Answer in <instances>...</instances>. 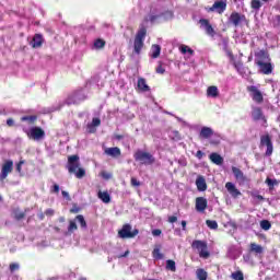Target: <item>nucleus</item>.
<instances>
[{"mask_svg": "<svg viewBox=\"0 0 280 280\" xmlns=\"http://www.w3.org/2000/svg\"><path fill=\"white\" fill-rule=\"evenodd\" d=\"M67 170L69 174H74L77 178H84L86 171L80 167V155L68 156Z\"/></svg>", "mask_w": 280, "mask_h": 280, "instance_id": "1", "label": "nucleus"}, {"mask_svg": "<svg viewBox=\"0 0 280 280\" xmlns=\"http://www.w3.org/2000/svg\"><path fill=\"white\" fill-rule=\"evenodd\" d=\"M145 36H148V28H145V26H142L139 28L133 39V51L138 56L139 54H141V49H143Z\"/></svg>", "mask_w": 280, "mask_h": 280, "instance_id": "2", "label": "nucleus"}, {"mask_svg": "<svg viewBox=\"0 0 280 280\" xmlns=\"http://www.w3.org/2000/svg\"><path fill=\"white\" fill-rule=\"evenodd\" d=\"M135 161L140 163V165H154L156 162V159H154V155H152L150 152L138 150L133 154Z\"/></svg>", "mask_w": 280, "mask_h": 280, "instance_id": "3", "label": "nucleus"}, {"mask_svg": "<svg viewBox=\"0 0 280 280\" xmlns=\"http://www.w3.org/2000/svg\"><path fill=\"white\" fill-rule=\"evenodd\" d=\"M191 248H194L195 250H198L199 257H201V259H209L211 255L208 249L209 247L205 241L195 240L191 243Z\"/></svg>", "mask_w": 280, "mask_h": 280, "instance_id": "4", "label": "nucleus"}, {"mask_svg": "<svg viewBox=\"0 0 280 280\" xmlns=\"http://www.w3.org/2000/svg\"><path fill=\"white\" fill-rule=\"evenodd\" d=\"M137 235H139V230L135 229L132 231V225L129 223L124 224L121 230L118 231V236L121 237V240H132L137 237Z\"/></svg>", "mask_w": 280, "mask_h": 280, "instance_id": "5", "label": "nucleus"}, {"mask_svg": "<svg viewBox=\"0 0 280 280\" xmlns=\"http://www.w3.org/2000/svg\"><path fill=\"white\" fill-rule=\"evenodd\" d=\"M264 147H267L265 156H272V152H275V147L272 145V138L268 133L260 136V148Z\"/></svg>", "mask_w": 280, "mask_h": 280, "instance_id": "6", "label": "nucleus"}, {"mask_svg": "<svg viewBox=\"0 0 280 280\" xmlns=\"http://www.w3.org/2000/svg\"><path fill=\"white\" fill-rule=\"evenodd\" d=\"M14 171V162L12 160H7L1 167L0 172V183H3L10 174Z\"/></svg>", "mask_w": 280, "mask_h": 280, "instance_id": "7", "label": "nucleus"}, {"mask_svg": "<svg viewBox=\"0 0 280 280\" xmlns=\"http://www.w3.org/2000/svg\"><path fill=\"white\" fill-rule=\"evenodd\" d=\"M228 21L234 27H240V25H242V23H246L247 20L245 14L234 11L230 14Z\"/></svg>", "mask_w": 280, "mask_h": 280, "instance_id": "8", "label": "nucleus"}, {"mask_svg": "<svg viewBox=\"0 0 280 280\" xmlns=\"http://www.w3.org/2000/svg\"><path fill=\"white\" fill-rule=\"evenodd\" d=\"M247 92L250 94L253 102H256V104H264V94H261V91H259L257 86H247Z\"/></svg>", "mask_w": 280, "mask_h": 280, "instance_id": "9", "label": "nucleus"}, {"mask_svg": "<svg viewBox=\"0 0 280 280\" xmlns=\"http://www.w3.org/2000/svg\"><path fill=\"white\" fill-rule=\"evenodd\" d=\"M28 139H33L34 141H40V139H45V130L40 127H33L30 129V132H26Z\"/></svg>", "mask_w": 280, "mask_h": 280, "instance_id": "10", "label": "nucleus"}, {"mask_svg": "<svg viewBox=\"0 0 280 280\" xmlns=\"http://www.w3.org/2000/svg\"><path fill=\"white\" fill-rule=\"evenodd\" d=\"M207 12H218L222 14L226 10V1L218 0L213 3L212 7L206 8Z\"/></svg>", "mask_w": 280, "mask_h": 280, "instance_id": "11", "label": "nucleus"}, {"mask_svg": "<svg viewBox=\"0 0 280 280\" xmlns=\"http://www.w3.org/2000/svg\"><path fill=\"white\" fill-rule=\"evenodd\" d=\"M252 118L254 121H264V124H268V119L266 118V115H264L261 107H253Z\"/></svg>", "mask_w": 280, "mask_h": 280, "instance_id": "12", "label": "nucleus"}, {"mask_svg": "<svg viewBox=\"0 0 280 280\" xmlns=\"http://www.w3.org/2000/svg\"><path fill=\"white\" fill-rule=\"evenodd\" d=\"M207 207H209V202L205 197H197L195 200V209L199 213H205L207 211Z\"/></svg>", "mask_w": 280, "mask_h": 280, "instance_id": "13", "label": "nucleus"}, {"mask_svg": "<svg viewBox=\"0 0 280 280\" xmlns=\"http://www.w3.org/2000/svg\"><path fill=\"white\" fill-rule=\"evenodd\" d=\"M256 65L259 67V71L264 75H270L273 71L272 63L270 61H256Z\"/></svg>", "mask_w": 280, "mask_h": 280, "instance_id": "14", "label": "nucleus"}, {"mask_svg": "<svg viewBox=\"0 0 280 280\" xmlns=\"http://www.w3.org/2000/svg\"><path fill=\"white\" fill-rule=\"evenodd\" d=\"M232 174H234L235 180H237L240 185L248 183V177H246V175H244V172H242V170H240L238 167L232 166Z\"/></svg>", "mask_w": 280, "mask_h": 280, "instance_id": "15", "label": "nucleus"}, {"mask_svg": "<svg viewBox=\"0 0 280 280\" xmlns=\"http://www.w3.org/2000/svg\"><path fill=\"white\" fill-rule=\"evenodd\" d=\"M104 154L112 156V159H119L121 156V149L118 147L106 148Z\"/></svg>", "mask_w": 280, "mask_h": 280, "instance_id": "16", "label": "nucleus"}, {"mask_svg": "<svg viewBox=\"0 0 280 280\" xmlns=\"http://www.w3.org/2000/svg\"><path fill=\"white\" fill-rule=\"evenodd\" d=\"M225 189L229 191V194L232 196V198H237L238 196H242V192L237 187H235V184L228 182L225 184Z\"/></svg>", "mask_w": 280, "mask_h": 280, "instance_id": "17", "label": "nucleus"}, {"mask_svg": "<svg viewBox=\"0 0 280 280\" xmlns=\"http://www.w3.org/2000/svg\"><path fill=\"white\" fill-rule=\"evenodd\" d=\"M43 43H45V39L43 38L42 34H35L33 36V39L31 42V46L33 49H40L43 47Z\"/></svg>", "mask_w": 280, "mask_h": 280, "instance_id": "18", "label": "nucleus"}, {"mask_svg": "<svg viewBox=\"0 0 280 280\" xmlns=\"http://www.w3.org/2000/svg\"><path fill=\"white\" fill-rule=\"evenodd\" d=\"M199 23L202 27H206V33L208 36H215V30H213V26L211 23H209V20L207 19H200Z\"/></svg>", "mask_w": 280, "mask_h": 280, "instance_id": "19", "label": "nucleus"}, {"mask_svg": "<svg viewBox=\"0 0 280 280\" xmlns=\"http://www.w3.org/2000/svg\"><path fill=\"white\" fill-rule=\"evenodd\" d=\"M256 60L255 62H268L270 61V55L268 54L267 50H259L258 52L255 54Z\"/></svg>", "mask_w": 280, "mask_h": 280, "instance_id": "20", "label": "nucleus"}, {"mask_svg": "<svg viewBox=\"0 0 280 280\" xmlns=\"http://www.w3.org/2000/svg\"><path fill=\"white\" fill-rule=\"evenodd\" d=\"M81 100H86V96H82L81 98H80V94H71V95H69L68 97H67V100H66V104H67V106H72L73 104H80V101Z\"/></svg>", "mask_w": 280, "mask_h": 280, "instance_id": "21", "label": "nucleus"}, {"mask_svg": "<svg viewBox=\"0 0 280 280\" xmlns=\"http://www.w3.org/2000/svg\"><path fill=\"white\" fill-rule=\"evenodd\" d=\"M213 137V129L210 127H202L199 132V139H211Z\"/></svg>", "mask_w": 280, "mask_h": 280, "instance_id": "22", "label": "nucleus"}, {"mask_svg": "<svg viewBox=\"0 0 280 280\" xmlns=\"http://www.w3.org/2000/svg\"><path fill=\"white\" fill-rule=\"evenodd\" d=\"M196 187L198 191H207V180L202 175H199L196 179Z\"/></svg>", "mask_w": 280, "mask_h": 280, "instance_id": "23", "label": "nucleus"}, {"mask_svg": "<svg viewBox=\"0 0 280 280\" xmlns=\"http://www.w3.org/2000/svg\"><path fill=\"white\" fill-rule=\"evenodd\" d=\"M26 211H30V209H25L24 212L21 211L20 208L13 209L12 214H13L14 220H16V222H21V220H24Z\"/></svg>", "mask_w": 280, "mask_h": 280, "instance_id": "24", "label": "nucleus"}, {"mask_svg": "<svg viewBox=\"0 0 280 280\" xmlns=\"http://www.w3.org/2000/svg\"><path fill=\"white\" fill-rule=\"evenodd\" d=\"M209 159L211 163H214V165H222L224 163V158L217 152L211 153Z\"/></svg>", "mask_w": 280, "mask_h": 280, "instance_id": "25", "label": "nucleus"}, {"mask_svg": "<svg viewBox=\"0 0 280 280\" xmlns=\"http://www.w3.org/2000/svg\"><path fill=\"white\" fill-rule=\"evenodd\" d=\"M138 89L142 93H148L150 91L149 84L145 82L144 78H139L138 79Z\"/></svg>", "mask_w": 280, "mask_h": 280, "instance_id": "26", "label": "nucleus"}, {"mask_svg": "<svg viewBox=\"0 0 280 280\" xmlns=\"http://www.w3.org/2000/svg\"><path fill=\"white\" fill-rule=\"evenodd\" d=\"M249 253H255V255H264V247L261 245H257V243H250Z\"/></svg>", "mask_w": 280, "mask_h": 280, "instance_id": "27", "label": "nucleus"}, {"mask_svg": "<svg viewBox=\"0 0 280 280\" xmlns=\"http://www.w3.org/2000/svg\"><path fill=\"white\" fill-rule=\"evenodd\" d=\"M207 95L208 97H218V95H220V90H218V86L215 85H210L207 89Z\"/></svg>", "mask_w": 280, "mask_h": 280, "instance_id": "28", "label": "nucleus"}, {"mask_svg": "<svg viewBox=\"0 0 280 280\" xmlns=\"http://www.w3.org/2000/svg\"><path fill=\"white\" fill-rule=\"evenodd\" d=\"M97 196L100 200H102V202H104L105 205H108V202H110V194H108V191L100 190Z\"/></svg>", "mask_w": 280, "mask_h": 280, "instance_id": "29", "label": "nucleus"}, {"mask_svg": "<svg viewBox=\"0 0 280 280\" xmlns=\"http://www.w3.org/2000/svg\"><path fill=\"white\" fill-rule=\"evenodd\" d=\"M37 120H38V116L36 115L23 116L21 118V121H27L31 125L36 124Z\"/></svg>", "mask_w": 280, "mask_h": 280, "instance_id": "30", "label": "nucleus"}, {"mask_svg": "<svg viewBox=\"0 0 280 280\" xmlns=\"http://www.w3.org/2000/svg\"><path fill=\"white\" fill-rule=\"evenodd\" d=\"M233 67L236 69L237 73L243 75V73H244V63L242 61H234Z\"/></svg>", "mask_w": 280, "mask_h": 280, "instance_id": "31", "label": "nucleus"}, {"mask_svg": "<svg viewBox=\"0 0 280 280\" xmlns=\"http://www.w3.org/2000/svg\"><path fill=\"white\" fill-rule=\"evenodd\" d=\"M160 56H161V46L160 45H153L152 46L151 58H159Z\"/></svg>", "mask_w": 280, "mask_h": 280, "instance_id": "32", "label": "nucleus"}, {"mask_svg": "<svg viewBox=\"0 0 280 280\" xmlns=\"http://www.w3.org/2000/svg\"><path fill=\"white\" fill-rule=\"evenodd\" d=\"M94 47H95V49H104V47H106V40H104L102 38L95 39Z\"/></svg>", "mask_w": 280, "mask_h": 280, "instance_id": "33", "label": "nucleus"}, {"mask_svg": "<svg viewBox=\"0 0 280 280\" xmlns=\"http://www.w3.org/2000/svg\"><path fill=\"white\" fill-rule=\"evenodd\" d=\"M166 270H171V272H176V261L172 259L166 260Z\"/></svg>", "mask_w": 280, "mask_h": 280, "instance_id": "34", "label": "nucleus"}, {"mask_svg": "<svg viewBox=\"0 0 280 280\" xmlns=\"http://www.w3.org/2000/svg\"><path fill=\"white\" fill-rule=\"evenodd\" d=\"M260 229H262V231H270V229H272V223L268 220H262L260 221Z\"/></svg>", "mask_w": 280, "mask_h": 280, "instance_id": "35", "label": "nucleus"}, {"mask_svg": "<svg viewBox=\"0 0 280 280\" xmlns=\"http://www.w3.org/2000/svg\"><path fill=\"white\" fill-rule=\"evenodd\" d=\"M271 25L272 27H275L276 30H278L280 27V14H277L272 18L271 20Z\"/></svg>", "mask_w": 280, "mask_h": 280, "instance_id": "36", "label": "nucleus"}, {"mask_svg": "<svg viewBox=\"0 0 280 280\" xmlns=\"http://www.w3.org/2000/svg\"><path fill=\"white\" fill-rule=\"evenodd\" d=\"M206 224H207L208 229H211L212 231L218 230V221H215V220H207Z\"/></svg>", "mask_w": 280, "mask_h": 280, "instance_id": "37", "label": "nucleus"}, {"mask_svg": "<svg viewBox=\"0 0 280 280\" xmlns=\"http://www.w3.org/2000/svg\"><path fill=\"white\" fill-rule=\"evenodd\" d=\"M75 220H78V222H79L81 229H86V220L84 219V215L78 214V215L75 217Z\"/></svg>", "mask_w": 280, "mask_h": 280, "instance_id": "38", "label": "nucleus"}, {"mask_svg": "<svg viewBox=\"0 0 280 280\" xmlns=\"http://www.w3.org/2000/svg\"><path fill=\"white\" fill-rule=\"evenodd\" d=\"M179 51H182V54H189L190 56H194V49L189 48L187 45H182L179 47Z\"/></svg>", "mask_w": 280, "mask_h": 280, "instance_id": "39", "label": "nucleus"}, {"mask_svg": "<svg viewBox=\"0 0 280 280\" xmlns=\"http://www.w3.org/2000/svg\"><path fill=\"white\" fill-rule=\"evenodd\" d=\"M197 279L207 280V271L205 269H197Z\"/></svg>", "mask_w": 280, "mask_h": 280, "instance_id": "40", "label": "nucleus"}, {"mask_svg": "<svg viewBox=\"0 0 280 280\" xmlns=\"http://www.w3.org/2000/svg\"><path fill=\"white\" fill-rule=\"evenodd\" d=\"M250 8H252V10H260L261 1L260 0H252Z\"/></svg>", "mask_w": 280, "mask_h": 280, "instance_id": "41", "label": "nucleus"}, {"mask_svg": "<svg viewBox=\"0 0 280 280\" xmlns=\"http://www.w3.org/2000/svg\"><path fill=\"white\" fill-rule=\"evenodd\" d=\"M73 231H78V224H75V221L70 220L69 226H68V233H73Z\"/></svg>", "mask_w": 280, "mask_h": 280, "instance_id": "42", "label": "nucleus"}, {"mask_svg": "<svg viewBox=\"0 0 280 280\" xmlns=\"http://www.w3.org/2000/svg\"><path fill=\"white\" fill-rule=\"evenodd\" d=\"M23 165H25V161L21 160L15 166V171L19 172L20 176H23Z\"/></svg>", "mask_w": 280, "mask_h": 280, "instance_id": "43", "label": "nucleus"}, {"mask_svg": "<svg viewBox=\"0 0 280 280\" xmlns=\"http://www.w3.org/2000/svg\"><path fill=\"white\" fill-rule=\"evenodd\" d=\"M152 256L154 259H163V254L160 248H154L152 252Z\"/></svg>", "mask_w": 280, "mask_h": 280, "instance_id": "44", "label": "nucleus"}, {"mask_svg": "<svg viewBox=\"0 0 280 280\" xmlns=\"http://www.w3.org/2000/svg\"><path fill=\"white\" fill-rule=\"evenodd\" d=\"M232 279L244 280V273L242 271H235L232 273Z\"/></svg>", "mask_w": 280, "mask_h": 280, "instance_id": "45", "label": "nucleus"}, {"mask_svg": "<svg viewBox=\"0 0 280 280\" xmlns=\"http://www.w3.org/2000/svg\"><path fill=\"white\" fill-rule=\"evenodd\" d=\"M19 268H20L19 262H11V264L9 265V270H10V272H16V270H19Z\"/></svg>", "mask_w": 280, "mask_h": 280, "instance_id": "46", "label": "nucleus"}, {"mask_svg": "<svg viewBox=\"0 0 280 280\" xmlns=\"http://www.w3.org/2000/svg\"><path fill=\"white\" fill-rule=\"evenodd\" d=\"M266 184L268 185V187L272 188L275 187V185H279V182H277V179L267 178Z\"/></svg>", "mask_w": 280, "mask_h": 280, "instance_id": "47", "label": "nucleus"}, {"mask_svg": "<svg viewBox=\"0 0 280 280\" xmlns=\"http://www.w3.org/2000/svg\"><path fill=\"white\" fill-rule=\"evenodd\" d=\"M50 194H60V185L55 184V185L50 188Z\"/></svg>", "mask_w": 280, "mask_h": 280, "instance_id": "48", "label": "nucleus"}, {"mask_svg": "<svg viewBox=\"0 0 280 280\" xmlns=\"http://www.w3.org/2000/svg\"><path fill=\"white\" fill-rule=\"evenodd\" d=\"M131 187H141V182H139L136 177H131Z\"/></svg>", "mask_w": 280, "mask_h": 280, "instance_id": "49", "label": "nucleus"}, {"mask_svg": "<svg viewBox=\"0 0 280 280\" xmlns=\"http://www.w3.org/2000/svg\"><path fill=\"white\" fill-rule=\"evenodd\" d=\"M156 73H160V75H163L165 73V68H163V65H159L155 69Z\"/></svg>", "mask_w": 280, "mask_h": 280, "instance_id": "50", "label": "nucleus"}, {"mask_svg": "<svg viewBox=\"0 0 280 280\" xmlns=\"http://www.w3.org/2000/svg\"><path fill=\"white\" fill-rule=\"evenodd\" d=\"M102 125V120L100 118L92 119V126L97 127Z\"/></svg>", "mask_w": 280, "mask_h": 280, "instance_id": "51", "label": "nucleus"}, {"mask_svg": "<svg viewBox=\"0 0 280 280\" xmlns=\"http://www.w3.org/2000/svg\"><path fill=\"white\" fill-rule=\"evenodd\" d=\"M56 211L51 208L45 210V215H48L49 218H51V215H54Z\"/></svg>", "mask_w": 280, "mask_h": 280, "instance_id": "52", "label": "nucleus"}, {"mask_svg": "<svg viewBox=\"0 0 280 280\" xmlns=\"http://www.w3.org/2000/svg\"><path fill=\"white\" fill-rule=\"evenodd\" d=\"M159 19H161V15H151L149 18L150 23H156V21H159Z\"/></svg>", "mask_w": 280, "mask_h": 280, "instance_id": "53", "label": "nucleus"}, {"mask_svg": "<svg viewBox=\"0 0 280 280\" xmlns=\"http://www.w3.org/2000/svg\"><path fill=\"white\" fill-rule=\"evenodd\" d=\"M168 222L170 224H174L175 222H178V217L176 215L168 217Z\"/></svg>", "mask_w": 280, "mask_h": 280, "instance_id": "54", "label": "nucleus"}, {"mask_svg": "<svg viewBox=\"0 0 280 280\" xmlns=\"http://www.w3.org/2000/svg\"><path fill=\"white\" fill-rule=\"evenodd\" d=\"M162 231L159 229H155L152 231V235H154V237H159V235H161Z\"/></svg>", "mask_w": 280, "mask_h": 280, "instance_id": "55", "label": "nucleus"}, {"mask_svg": "<svg viewBox=\"0 0 280 280\" xmlns=\"http://www.w3.org/2000/svg\"><path fill=\"white\" fill-rule=\"evenodd\" d=\"M7 126H9V128H12V126H14V119L12 118L7 119Z\"/></svg>", "mask_w": 280, "mask_h": 280, "instance_id": "56", "label": "nucleus"}, {"mask_svg": "<svg viewBox=\"0 0 280 280\" xmlns=\"http://www.w3.org/2000/svg\"><path fill=\"white\" fill-rule=\"evenodd\" d=\"M196 156H197V159H202V156H205V152L199 150V151H197Z\"/></svg>", "mask_w": 280, "mask_h": 280, "instance_id": "57", "label": "nucleus"}, {"mask_svg": "<svg viewBox=\"0 0 280 280\" xmlns=\"http://www.w3.org/2000/svg\"><path fill=\"white\" fill-rule=\"evenodd\" d=\"M128 255H130V250H126L124 254L118 256V259H121L124 257H128Z\"/></svg>", "mask_w": 280, "mask_h": 280, "instance_id": "58", "label": "nucleus"}, {"mask_svg": "<svg viewBox=\"0 0 280 280\" xmlns=\"http://www.w3.org/2000/svg\"><path fill=\"white\" fill-rule=\"evenodd\" d=\"M253 198H257V200H264V196L261 195H255V194H252Z\"/></svg>", "mask_w": 280, "mask_h": 280, "instance_id": "59", "label": "nucleus"}, {"mask_svg": "<svg viewBox=\"0 0 280 280\" xmlns=\"http://www.w3.org/2000/svg\"><path fill=\"white\" fill-rule=\"evenodd\" d=\"M61 196H63L65 198H67V200H69V192H67L66 190L61 191Z\"/></svg>", "mask_w": 280, "mask_h": 280, "instance_id": "60", "label": "nucleus"}, {"mask_svg": "<svg viewBox=\"0 0 280 280\" xmlns=\"http://www.w3.org/2000/svg\"><path fill=\"white\" fill-rule=\"evenodd\" d=\"M183 231H187V221H182Z\"/></svg>", "mask_w": 280, "mask_h": 280, "instance_id": "61", "label": "nucleus"}, {"mask_svg": "<svg viewBox=\"0 0 280 280\" xmlns=\"http://www.w3.org/2000/svg\"><path fill=\"white\" fill-rule=\"evenodd\" d=\"M115 139H117V141H121V139H124V136H121V135H116V136H115Z\"/></svg>", "mask_w": 280, "mask_h": 280, "instance_id": "62", "label": "nucleus"}, {"mask_svg": "<svg viewBox=\"0 0 280 280\" xmlns=\"http://www.w3.org/2000/svg\"><path fill=\"white\" fill-rule=\"evenodd\" d=\"M38 219H39V220H45V213L40 212V213L38 214Z\"/></svg>", "mask_w": 280, "mask_h": 280, "instance_id": "63", "label": "nucleus"}, {"mask_svg": "<svg viewBox=\"0 0 280 280\" xmlns=\"http://www.w3.org/2000/svg\"><path fill=\"white\" fill-rule=\"evenodd\" d=\"M54 231H56V233H60V228L55 226V228H54Z\"/></svg>", "mask_w": 280, "mask_h": 280, "instance_id": "64", "label": "nucleus"}]
</instances>
